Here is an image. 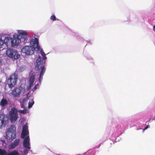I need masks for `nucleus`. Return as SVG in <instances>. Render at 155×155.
<instances>
[{"mask_svg": "<svg viewBox=\"0 0 155 155\" xmlns=\"http://www.w3.org/2000/svg\"><path fill=\"white\" fill-rule=\"evenodd\" d=\"M23 109L22 110H18V112L20 114H25L28 113L29 112L28 109L25 107H22Z\"/></svg>", "mask_w": 155, "mask_h": 155, "instance_id": "nucleus-16", "label": "nucleus"}, {"mask_svg": "<svg viewBox=\"0 0 155 155\" xmlns=\"http://www.w3.org/2000/svg\"><path fill=\"white\" fill-rule=\"evenodd\" d=\"M18 35L17 38H12L11 46H17L19 44V41L20 42L26 43L28 42V33L26 31L23 30H17Z\"/></svg>", "mask_w": 155, "mask_h": 155, "instance_id": "nucleus-2", "label": "nucleus"}, {"mask_svg": "<svg viewBox=\"0 0 155 155\" xmlns=\"http://www.w3.org/2000/svg\"><path fill=\"white\" fill-rule=\"evenodd\" d=\"M38 75L36 73L31 72L30 74V77L29 80V85L27 87V90L29 91L31 87L33 85L34 82L35 78Z\"/></svg>", "mask_w": 155, "mask_h": 155, "instance_id": "nucleus-10", "label": "nucleus"}, {"mask_svg": "<svg viewBox=\"0 0 155 155\" xmlns=\"http://www.w3.org/2000/svg\"><path fill=\"white\" fill-rule=\"evenodd\" d=\"M80 155V154H79V155Z\"/></svg>", "mask_w": 155, "mask_h": 155, "instance_id": "nucleus-28", "label": "nucleus"}, {"mask_svg": "<svg viewBox=\"0 0 155 155\" xmlns=\"http://www.w3.org/2000/svg\"><path fill=\"white\" fill-rule=\"evenodd\" d=\"M18 109L15 107L12 108L9 113L10 120L12 123L15 122L18 117Z\"/></svg>", "mask_w": 155, "mask_h": 155, "instance_id": "nucleus-6", "label": "nucleus"}, {"mask_svg": "<svg viewBox=\"0 0 155 155\" xmlns=\"http://www.w3.org/2000/svg\"><path fill=\"white\" fill-rule=\"evenodd\" d=\"M0 155H19V153L17 151L14 150L8 153L5 150L0 149Z\"/></svg>", "mask_w": 155, "mask_h": 155, "instance_id": "nucleus-13", "label": "nucleus"}, {"mask_svg": "<svg viewBox=\"0 0 155 155\" xmlns=\"http://www.w3.org/2000/svg\"><path fill=\"white\" fill-rule=\"evenodd\" d=\"M8 117L4 114H0V129L5 127L8 123Z\"/></svg>", "mask_w": 155, "mask_h": 155, "instance_id": "nucleus-9", "label": "nucleus"}, {"mask_svg": "<svg viewBox=\"0 0 155 155\" xmlns=\"http://www.w3.org/2000/svg\"><path fill=\"white\" fill-rule=\"evenodd\" d=\"M25 149L23 150V153L24 155H26L28 152L31 149L30 147H24Z\"/></svg>", "mask_w": 155, "mask_h": 155, "instance_id": "nucleus-19", "label": "nucleus"}, {"mask_svg": "<svg viewBox=\"0 0 155 155\" xmlns=\"http://www.w3.org/2000/svg\"><path fill=\"white\" fill-rule=\"evenodd\" d=\"M20 143L19 140L16 139L15 141L12 143L9 146V149H13L18 146Z\"/></svg>", "mask_w": 155, "mask_h": 155, "instance_id": "nucleus-14", "label": "nucleus"}, {"mask_svg": "<svg viewBox=\"0 0 155 155\" xmlns=\"http://www.w3.org/2000/svg\"><path fill=\"white\" fill-rule=\"evenodd\" d=\"M27 98H25L23 99L22 101V105L21 106V108H22V107H25V106L26 104V103L27 102Z\"/></svg>", "mask_w": 155, "mask_h": 155, "instance_id": "nucleus-20", "label": "nucleus"}, {"mask_svg": "<svg viewBox=\"0 0 155 155\" xmlns=\"http://www.w3.org/2000/svg\"><path fill=\"white\" fill-rule=\"evenodd\" d=\"M6 137L8 140H13L16 137V128L14 125L10 126L7 129Z\"/></svg>", "mask_w": 155, "mask_h": 155, "instance_id": "nucleus-4", "label": "nucleus"}, {"mask_svg": "<svg viewBox=\"0 0 155 155\" xmlns=\"http://www.w3.org/2000/svg\"><path fill=\"white\" fill-rule=\"evenodd\" d=\"M39 86L38 85V83H37L36 85H35L34 87L33 88L32 90L33 91H34L36 89L39 88Z\"/></svg>", "mask_w": 155, "mask_h": 155, "instance_id": "nucleus-24", "label": "nucleus"}, {"mask_svg": "<svg viewBox=\"0 0 155 155\" xmlns=\"http://www.w3.org/2000/svg\"><path fill=\"white\" fill-rule=\"evenodd\" d=\"M153 30L155 32V25L153 26Z\"/></svg>", "mask_w": 155, "mask_h": 155, "instance_id": "nucleus-26", "label": "nucleus"}, {"mask_svg": "<svg viewBox=\"0 0 155 155\" xmlns=\"http://www.w3.org/2000/svg\"><path fill=\"white\" fill-rule=\"evenodd\" d=\"M30 44L35 50L37 51L40 50V47L39 45L38 40L36 38H32L31 40Z\"/></svg>", "mask_w": 155, "mask_h": 155, "instance_id": "nucleus-11", "label": "nucleus"}, {"mask_svg": "<svg viewBox=\"0 0 155 155\" xmlns=\"http://www.w3.org/2000/svg\"><path fill=\"white\" fill-rule=\"evenodd\" d=\"M6 54L9 58L14 59H17L20 57V55L18 54L17 51L11 48L7 50L6 51Z\"/></svg>", "mask_w": 155, "mask_h": 155, "instance_id": "nucleus-7", "label": "nucleus"}, {"mask_svg": "<svg viewBox=\"0 0 155 155\" xmlns=\"http://www.w3.org/2000/svg\"><path fill=\"white\" fill-rule=\"evenodd\" d=\"M149 127H150V126L149 125H147L145 127V129H146V130L147 129V128H149Z\"/></svg>", "mask_w": 155, "mask_h": 155, "instance_id": "nucleus-25", "label": "nucleus"}, {"mask_svg": "<svg viewBox=\"0 0 155 155\" xmlns=\"http://www.w3.org/2000/svg\"><path fill=\"white\" fill-rule=\"evenodd\" d=\"M34 48L30 45L23 46L21 49L22 53L26 55L29 56L34 54Z\"/></svg>", "mask_w": 155, "mask_h": 155, "instance_id": "nucleus-5", "label": "nucleus"}, {"mask_svg": "<svg viewBox=\"0 0 155 155\" xmlns=\"http://www.w3.org/2000/svg\"><path fill=\"white\" fill-rule=\"evenodd\" d=\"M39 86L38 85V83H37L36 85H35L34 87L33 88L32 90L33 91H34L36 89L39 88Z\"/></svg>", "mask_w": 155, "mask_h": 155, "instance_id": "nucleus-23", "label": "nucleus"}, {"mask_svg": "<svg viewBox=\"0 0 155 155\" xmlns=\"http://www.w3.org/2000/svg\"><path fill=\"white\" fill-rule=\"evenodd\" d=\"M3 40L4 44H5L7 46H11L12 38L8 37H5Z\"/></svg>", "mask_w": 155, "mask_h": 155, "instance_id": "nucleus-15", "label": "nucleus"}, {"mask_svg": "<svg viewBox=\"0 0 155 155\" xmlns=\"http://www.w3.org/2000/svg\"><path fill=\"white\" fill-rule=\"evenodd\" d=\"M146 130V129H145V128H144V129H143V132L144 131V130Z\"/></svg>", "mask_w": 155, "mask_h": 155, "instance_id": "nucleus-27", "label": "nucleus"}, {"mask_svg": "<svg viewBox=\"0 0 155 155\" xmlns=\"http://www.w3.org/2000/svg\"><path fill=\"white\" fill-rule=\"evenodd\" d=\"M29 131L27 124H25L23 127L21 137L22 138H24L23 141V145L24 147H30V138Z\"/></svg>", "mask_w": 155, "mask_h": 155, "instance_id": "nucleus-3", "label": "nucleus"}, {"mask_svg": "<svg viewBox=\"0 0 155 155\" xmlns=\"http://www.w3.org/2000/svg\"><path fill=\"white\" fill-rule=\"evenodd\" d=\"M40 54L42 56L41 58L40 55L38 56V59L36 61L35 68L37 70H40L41 72L39 77V81L41 83L43 79V76L45 72V68L44 66L45 63V60L46 59V54L43 50H41L40 52Z\"/></svg>", "mask_w": 155, "mask_h": 155, "instance_id": "nucleus-1", "label": "nucleus"}, {"mask_svg": "<svg viewBox=\"0 0 155 155\" xmlns=\"http://www.w3.org/2000/svg\"><path fill=\"white\" fill-rule=\"evenodd\" d=\"M22 87L21 86L16 87L12 91V94L13 97H18L22 91Z\"/></svg>", "mask_w": 155, "mask_h": 155, "instance_id": "nucleus-12", "label": "nucleus"}, {"mask_svg": "<svg viewBox=\"0 0 155 155\" xmlns=\"http://www.w3.org/2000/svg\"><path fill=\"white\" fill-rule=\"evenodd\" d=\"M50 19L53 21L56 20V18L54 15L53 14L51 16Z\"/></svg>", "mask_w": 155, "mask_h": 155, "instance_id": "nucleus-21", "label": "nucleus"}, {"mask_svg": "<svg viewBox=\"0 0 155 155\" xmlns=\"http://www.w3.org/2000/svg\"><path fill=\"white\" fill-rule=\"evenodd\" d=\"M34 103L35 102L33 98L29 100L28 104V109L31 108L34 104Z\"/></svg>", "mask_w": 155, "mask_h": 155, "instance_id": "nucleus-18", "label": "nucleus"}, {"mask_svg": "<svg viewBox=\"0 0 155 155\" xmlns=\"http://www.w3.org/2000/svg\"><path fill=\"white\" fill-rule=\"evenodd\" d=\"M17 79V75L14 74L11 75L8 79L7 83L10 88H12L16 84Z\"/></svg>", "mask_w": 155, "mask_h": 155, "instance_id": "nucleus-8", "label": "nucleus"}, {"mask_svg": "<svg viewBox=\"0 0 155 155\" xmlns=\"http://www.w3.org/2000/svg\"><path fill=\"white\" fill-rule=\"evenodd\" d=\"M3 40L1 37H0V48L2 47V45L4 44Z\"/></svg>", "mask_w": 155, "mask_h": 155, "instance_id": "nucleus-22", "label": "nucleus"}, {"mask_svg": "<svg viewBox=\"0 0 155 155\" xmlns=\"http://www.w3.org/2000/svg\"><path fill=\"white\" fill-rule=\"evenodd\" d=\"M8 104V102L7 101L3 98L2 99L0 102V104L2 107L3 108H4L5 107H6Z\"/></svg>", "mask_w": 155, "mask_h": 155, "instance_id": "nucleus-17", "label": "nucleus"}]
</instances>
